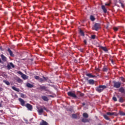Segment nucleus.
<instances>
[{"label": "nucleus", "mask_w": 125, "mask_h": 125, "mask_svg": "<svg viewBox=\"0 0 125 125\" xmlns=\"http://www.w3.org/2000/svg\"><path fill=\"white\" fill-rule=\"evenodd\" d=\"M105 88H107V86L105 85H100L96 87V91L99 92V93H101Z\"/></svg>", "instance_id": "f257e3e1"}, {"label": "nucleus", "mask_w": 125, "mask_h": 125, "mask_svg": "<svg viewBox=\"0 0 125 125\" xmlns=\"http://www.w3.org/2000/svg\"><path fill=\"white\" fill-rule=\"evenodd\" d=\"M113 87L114 88H120L121 87V86L122 85V83L120 82L119 81H113Z\"/></svg>", "instance_id": "f03ea898"}, {"label": "nucleus", "mask_w": 125, "mask_h": 125, "mask_svg": "<svg viewBox=\"0 0 125 125\" xmlns=\"http://www.w3.org/2000/svg\"><path fill=\"white\" fill-rule=\"evenodd\" d=\"M100 28H101V25L100 23H95L94 25V29L95 30V31H98L99 29H100Z\"/></svg>", "instance_id": "7ed1b4c3"}, {"label": "nucleus", "mask_w": 125, "mask_h": 125, "mask_svg": "<svg viewBox=\"0 0 125 125\" xmlns=\"http://www.w3.org/2000/svg\"><path fill=\"white\" fill-rule=\"evenodd\" d=\"M67 95L70 97H73V98H77V95L71 91L68 92Z\"/></svg>", "instance_id": "20e7f679"}, {"label": "nucleus", "mask_w": 125, "mask_h": 125, "mask_svg": "<svg viewBox=\"0 0 125 125\" xmlns=\"http://www.w3.org/2000/svg\"><path fill=\"white\" fill-rule=\"evenodd\" d=\"M25 107H26L29 111H32V110H33V105L30 104H27Z\"/></svg>", "instance_id": "39448f33"}, {"label": "nucleus", "mask_w": 125, "mask_h": 125, "mask_svg": "<svg viewBox=\"0 0 125 125\" xmlns=\"http://www.w3.org/2000/svg\"><path fill=\"white\" fill-rule=\"evenodd\" d=\"M40 88L39 89H42V90H45V91H48V89H47V87L45 86H42L41 85H40Z\"/></svg>", "instance_id": "423d86ee"}, {"label": "nucleus", "mask_w": 125, "mask_h": 125, "mask_svg": "<svg viewBox=\"0 0 125 125\" xmlns=\"http://www.w3.org/2000/svg\"><path fill=\"white\" fill-rule=\"evenodd\" d=\"M19 101H20L21 106H25V101H24V100H23L21 98H19Z\"/></svg>", "instance_id": "0eeeda50"}, {"label": "nucleus", "mask_w": 125, "mask_h": 125, "mask_svg": "<svg viewBox=\"0 0 125 125\" xmlns=\"http://www.w3.org/2000/svg\"><path fill=\"white\" fill-rule=\"evenodd\" d=\"M118 91H119V92H121V93H125V88H124L123 87H121L119 89Z\"/></svg>", "instance_id": "6e6552de"}, {"label": "nucleus", "mask_w": 125, "mask_h": 125, "mask_svg": "<svg viewBox=\"0 0 125 125\" xmlns=\"http://www.w3.org/2000/svg\"><path fill=\"white\" fill-rule=\"evenodd\" d=\"M86 76L87 77H88L89 78H96V76L92 75V74H91V73L86 74Z\"/></svg>", "instance_id": "1a4fd4ad"}, {"label": "nucleus", "mask_w": 125, "mask_h": 125, "mask_svg": "<svg viewBox=\"0 0 125 125\" xmlns=\"http://www.w3.org/2000/svg\"><path fill=\"white\" fill-rule=\"evenodd\" d=\"M8 51L10 56H12V57H14V54H13V52H12V51H11L10 48H8Z\"/></svg>", "instance_id": "9d476101"}, {"label": "nucleus", "mask_w": 125, "mask_h": 125, "mask_svg": "<svg viewBox=\"0 0 125 125\" xmlns=\"http://www.w3.org/2000/svg\"><path fill=\"white\" fill-rule=\"evenodd\" d=\"M88 83L89 84H94V83H95L94 80H92V79H90L88 81Z\"/></svg>", "instance_id": "9b49d317"}, {"label": "nucleus", "mask_w": 125, "mask_h": 125, "mask_svg": "<svg viewBox=\"0 0 125 125\" xmlns=\"http://www.w3.org/2000/svg\"><path fill=\"white\" fill-rule=\"evenodd\" d=\"M1 58L2 60V61H3L4 62H5L7 60V58H6L5 56H4V55H3V54L1 55Z\"/></svg>", "instance_id": "f8f14e48"}, {"label": "nucleus", "mask_w": 125, "mask_h": 125, "mask_svg": "<svg viewBox=\"0 0 125 125\" xmlns=\"http://www.w3.org/2000/svg\"><path fill=\"white\" fill-rule=\"evenodd\" d=\"M102 9H103L104 13H107V9L105 7V6L102 5Z\"/></svg>", "instance_id": "ddd939ff"}, {"label": "nucleus", "mask_w": 125, "mask_h": 125, "mask_svg": "<svg viewBox=\"0 0 125 125\" xmlns=\"http://www.w3.org/2000/svg\"><path fill=\"white\" fill-rule=\"evenodd\" d=\"M26 86H27V87H29V88H32L34 87V85H33L30 83H27Z\"/></svg>", "instance_id": "4468645a"}, {"label": "nucleus", "mask_w": 125, "mask_h": 125, "mask_svg": "<svg viewBox=\"0 0 125 125\" xmlns=\"http://www.w3.org/2000/svg\"><path fill=\"white\" fill-rule=\"evenodd\" d=\"M99 47L101 49H102L103 50H104V51H108V50L107 49V48H106V47L100 46Z\"/></svg>", "instance_id": "2eb2a0df"}, {"label": "nucleus", "mask_w": 125, "mask_h": 125, "mask_svg": "<svg viewBox=\"0 0 125 125\" xmlns=\"http://www.w3.org/2000/svg\"><path fill=\"white\" fill-rule=\"evenodd\" d=\"M12 89L13 90H15V91H17V92H19L20 91V90L18 88H16L15 86H12Z\"/></svg>", "instance_id": "dca6fc26"}, {"label": "nucleus", "mask_w": 125, "mask_h": 125, "mask_svg": "<svg viewBox=\"0 0 125 125\" xmlns=\"http://www.w3.org/2000/svg\"><path fill=\"white\" fill-rule=\"evenodd\" d=\"M42 98L44 101H48V98L45 96H42Z\"/></svg>", "instance_id": "f3484780"}, {"label": "nucleus", "mask_w": 125, "mask_h": 125, "mask_svg": "<svg viewBox=\"0 0 125 125\" xmlns=\"http://www.w3.org/2000/svg\"><path fill=\"white\" fill-rule=\"evenodd\" d=\"M40 125H48V123L44 120L42 121V122L40 123Z\"/></svg>", "instance_id": "a211bd4d"}, {"label": "nucleus", "mask_w": 125, "mask_h": 125, "mask_svg": "<svg viewBox=\"0 0 125 125\" xmlns=\"http://www.w3.org/2000/svg\"><path fill=\"white\" fill-rule=\"evenodd\" d=\"M82 122L83 123H89V120H88V119H86L85 118H83L82 120Z\"/></svg>", "instance_id": "6ab92c4d"}, {"label": "nucleus", "mask_w": 125, "mask_h": 125, "mask_svg": "<svg viewBox=\"0 0 125 125\" xmlns=\"http://www.w3.org/2000/svg\"><path fill=\"white\" fill-rule=\"evenodd\" d=\"M79 34H80L81 36L82 37H84V33L82 29L80 30Z\"/></svg>", "instance_id": "aec40b11"}, {"label": "nucleus", "mask_w": 125, "mask_h": 125, "mask_svg": "<svg viewBox=\"0 0 125 125\" xmlns=\"http://www.w3.org/2000/svg\"><path fill=\"white\" fill-rule=\"evenodd\" d=\"M21 78H22L23 80H27L28 77L27 76V75H26L25 74H23V75H22L21 76Z\"/></svg>", "instance_id": "412c9836"}, {"label": "nucleus", "mask_w": 125, "mask_h": 125, "mask_svg": "<svg viewBox=\"0 0 125 125\" xmlns=\"http://www.w3.org/2000/svg\"><path fill=\"white\" fill-rule=\"evenodd\" d=\"M83 118H85L86 119H87V118H88V114L86 113H84L83 114Z\"/></svg>", "instance_id": "4be33fe9"}, {"label": "nucleus", "mask_w": 125, "mask_h": 125, "mask_svg": "<svg viewBox=\"0 0 125 125\" xmlns=\"http://www.w3.org/2000/svg\"><path fill=\"white\" fill-rule=\"evenodd\" d=\"M104 117L107 121H110V118L109 117H108V116H107V115H106V114L104 115Z\"/></svg>", "instance_id": "5701e85b"}, {"label": "nucleus", "mask_w": 125, "mask_h": 125, "mask_svg": "<svg viewBox=\"0 0 125 125\" xmlns=\"http://www.w3.org/2000/svg\"><path fill=\"white\" fill-rule=\"evenodd\" d=\"M38 113L40 115H41V114H42V113H43V109L41 108L40 109H39L38 110Z\"/></svg>", "instance_id": "b1692460"}, {"label": "nucleus", "mask_w": 125, "mask_h": 125, "mask_svg": "<svg viewBox=\"0 0 125 125\" xmlns=\"http://www.w3.org/2000/svg\"><path fill=\"white\" fill-rule=\"evenodd\" d=\"M108 71V68L106 67V66H104L103 68V72H107Z\"/></svg>", "instance_id": "393cba45"}, {"label": "nucleus", "mask_w": 125, "mask_h": 125, "mask_svg": "<svg viewBox=\"0 0 125 125\" xmlns=\"http://www.w3.org/2000/svg\"><path fill=\"white\" fill-rule=\"evenodd\" d=\"M38 81L39 83H44V80L42 79V78H40Z\"/></svg>", "instance_id": "a878e982"}, {"label": "nucleus", "mask_w": 125, "mask_h": 125, "mask_svg": "<svg viewBox=\"0 0 125 125\" xmlns=\"http://www.w3.org/2000/svg\"><path fill=\"white\" fill-rule=\"evenodd\" d=\"M90 19L91 21H94V20H95V18H94V16L91 15L90 17Z\"/></svg>", "instance_id": "bb28decb"}, {"label": "nucleus", "mask_w": 125, "mask_h": 125, "mask_svg": "<svg viewBox=\"0 0 125 125\" xmlns=\"http://www.w3.org/2000/svg\"><path fill=\"white\" fill-rule=\"evenodd\" d=\"M3 83H4L6 84H7V85H10V83H9V82L7 81L6 80L3 81Z\"/></svg>", "instance_id": "cd10ccee"}, {"label": "nucleus", "mask_w": 125, "mask_h": 125, "mask_svg": "<svg viewBox=\"0 0 125 125\" xmlns=\"http://www.w3.org/2000/svg\"><path fill=\"white\" fill-rule=\"evenodd\" d=\"M106 115H108V116H113L114 115V113L113 112H107Z\"/></svg>", "instance_id": "c85d7f7f"}, {"label": "nucleus", "mask_w": 125, "mask_h": 125, "mask_svg": "<svg viewBox=\"0 0 125 125\" xmlns=\"http://www.w3.org/2000/svg\"><path fill=\"white\" fill-rule=\"evenodd\" d=\"M72 117L73 119H77V118H78V116H77L75 114H72Z\"/></svg>", "instance_id": "c756f323"}, {"label": "nucleus", "mask_w": 125, "mask_h": 125, "mask_svg": "<svg viewBox=\"0 0 125 125\" xmlns=\"http://www.w3.org/2000/svg\"><path fill=\"white\" fill-rule=\"evenodd\" d=\"M119 102H120L121 103H123L124 102V98H123V97H120L119 99Z\"/></svg>", "instance_id": "7c9ffc66"}, {"label": "nucleus", "mask_w": 125, "mask_h": 125, "mask_svg": "<svg viewBox=\"0 0 125 125\" xmlns=\"http://www.w3.org/2000/svg\"><path fill=\"white\" fill-rule=\"evenodd\" d=\"M119 114L120 116H125V113L123 111H120Z\"/></svg>", "instance_id": "2f4dec72"}, {"label": "nucleus", "mask_w": 125, "mask_h": 125, "mask_svg": "<svg viewBox=\"0 0 125 125\" xmlns=\"http://www.w3.org/2000/svg\"><path fill=\"white\" fill-rule=\"evenodd\" d=\"M120 79H121L122 82H123V83H125V79L124 77H120Z\"/></svg>", "instance_id": "473e14b6"}, {"label": "nucleus", "mask_w": 125, "mask_h": 125, "mask_svg": "<svg viewBox=\"0 0 125 125\" xmlns=\"http://www.w3.org/2000/svg\"><path fill=\"white\" fill-rule=\"evenodd\" d=\"M21 97H22V98H25L26 97V96L23 93L21 94Z\"/></svg>", "instance_id": "72a5a7b5"}, {"label": "nucleus", "mask_w": 125, "mask_h": 125, "mask_svg": "<svg viewBox=\"0 0 125 125\" xmlns=\"http://www.w3.org/2000/svg\"><path fill=\"white\" fill-rule=\"evenodd\" d=\"M42 78H43V80L44 81V82L45 81H47V80H48V78H47V77H44L43 76H42Z\"/></svg>", "instance_id": "f704fd0d"}, {"label": "nucleus", "mask_w": 125, "mask_h": 125, "mask_svg": "<svg viewBox=\"0 0 125 125\" xmlns=\"http://www.w3.org/2000/svg\"><path fill=\"white\" fill-rule=\"evenodd\" d=\"M10 66H11V67H12V68H14V64H13V63L12 62H10Z\"/></svg>", "instance_id": "c9c22d12"}, {"label": "nucleus", "mask_w": 125, "mask_h": 125, "mask_svg": "<svg viewBox=\"0 0 125 125\" xmlns=\"http://www.w3.org/2000/svg\"><path fill=\"white\" fill-rule=\"evenodd\" d=\"M7 68L8 69V70H10V69H11V66L10 63L7 65Z\"/></svg>", "instance_id": "e433bc0d"}, {"label": "nucleus", "mask_w": 125, "mask_h": 125, "mask_svg": "<svg viewBox=\"0 0 125 125\" xmlns=\"http://www.w3.org/2000/svg\"><path fill=\"white\" fill-rule=\"evenodd\" d=\"M95 71H96V72H100V69L96 67H95Z\"/></svg>", "instance_id": "4c0bfd02"}, {"label": "nucleus", "mask_w": 125, "mask_h": 125, "mask_svg": "<svg viewBox=\"0 0 125 125\" xmlns=\"http://www.w3.org/2000/svg\"><path fill=\"white\" fill-rule=\"evenodd\" d=\"M34 79H35V80H39L40 79V77L39 76H34Z\"/></svg>", "instance_id": "58836bf2"}, {"label": "nucleus", "mask_w": 125, "mask_h": 125, "mask_svg": "<svg viewBox=\"0 0 125 125\" xmlns=\"http://www.w3.org/2000/svg\"><path fill=\"white\" fill-rule=\"evenodd\" d=\"M112 99H113V100H114V101H115V102L118 101V100L117 99V98L116 97H113L112 98Z\"/></svg>", "instance_id": "ea45409f"}, {"label": "nucleus", "mask_w": 125, "mask_h": 125, "mask_svg": "<svg viewBox=\"0 0 125 125\" xmlns=\"http://www.w3.org/2000/svg\"><path fill=\"white\" fill-rule=\"evenodd\" d=\"M17 82H18V83H21L22 82V80H21V79H18L17 80Z\"/></svg>", "instance_id": "a19ab883"}, {"label": "nucleus", "mask_w": 125, "mask_h": 125, "mask_svg": "<svg viewBox=\"0 0 125 125\" xmlns=\"http://www.w3.org/2000/svg\"><path fill=\"white\" fill-rule=\"evenodd\" d=\"M43 110H44L45 111H46V112H48V110H47V109H46V108L45 107V106H43Z\"/></svg>", "instance_id": "79ce46f5"}, {"label": "nucleus", "mask_w": 125, "mask_h": 125, "mask_svg": "<svg viewBox=\"0 0 125 125\" xmlns=\"http://www.w3.org/2000/svg\"><path fill=\"white\" fill-rule=\"evenodd\" d=\"M113 29L115 32H117V31L118 30V27H114Z\"/></svg>", "instance_id": "37998d69"}, {"label": "nucleus", "mask_w": 125, "mask_h": 125, "mask_svg": "<svg viewBox=\"0 0 125 125\" xmlns=\"http://www.w3.org/2000/svg\"><path fill=\"white\" fill-rule=\"evenodd\" d=\"M95 35H93L91 36V39H93V40H94V39H95Z\"/></svg>", "instance_id": "c03bdc74"}, {"label": "nucleus", "mask_w": 125, "mask_h": 125, "mask_svg": "<svg viewBox=\"0 0 125 125\" xmlns=\"http://www.w3.org/2000/svg\"><path fill=\"white\" fill-rule=\"evenodd\" d=\"M18 73H19V75H21V76H22V75H23V73H22V72H21V71H18Z\"/></svg>", "instance_id": "a18cd8bd"}, {"label": "nucleus", "mask_w": 125, "mask_h": 125, "mask_svg": "<svg viewBox=\"0 0 125 125\" xmlns=\"http://www.w3.org/2000/svg\"><path fill=\"white\" fill-rule=\"evenodd\" d=\"M110 4H111V3H105V5H106L107 6H110Z\"/></svg>", "instance_id": "49530a36"}, {"label": "nucleus", "mask_w": 125, "mask_h": 125, "mask_svg": "<svg viewBox=\"0 0 125 125\" xmlns=\"http://www.w3.org/2000/svg\"><path fill=\"white\" fill-rule=\"evenodd\" d=\"M83 42H84V44H86V43H87L86 40H84Z\"/></svg>", "instance_id": "de8ad7c7"}, {"label": "nucleus", "mask_w": 125, "mask_h": 125, "mask_svg": "<svg viewBox=\"0 0 125 125\" xmlns=\"http://www.w3.org/2000/svg\"><path fill=\"white\" fill-rule=\"evenodd\" d=\"M83 95H84V94H83V93H81V94H80V96L83 97Z\"/></svg>", "instance_id": "09e8293b"}, {"label": "nucleus", "mask_w": 125, "mask_h": 125, "mask_svg": "<svg viewBox=\"0 0 125 125\" xmlns=\"http://www.w3.org/2000/svg\"><path fill=\"white\" fill-rule=\"evenodd\" d=\"M82 105H83V106H85V103H83L82 104Z\"/></svg>", "instance_id": "8fccbe9b"}, {"label": "nucleus", "mask_w": 125, "mask_h": 125, "mask_svg": "<svg viewBox=\"0 0 125 125\" xmlns=\"http://www.w3.org/2000/svg\"><path fill=\"white\" fill-rule=\"evenodd\" d=\"M121 4L122 7H124V4H123V3H121Z\"/></svg>", "instance_id": "3c124183"}, {"label": "nucleus", "mask_w": 125, "mask_h": 125, "mask_svg": "<svg viewBox=\"0 0 125 125\" xmlns=\"http://www.w3.org/2000/svg\"><path fill=\"white\" fill-rule=\"evenodd\" d=\"M111 61L112 63H114V61H113V60H112Z\"/></svg>", "instance_id": "603ef678"}, {"label": "nucleus", "mask_w": 125, "mask_h": 125, "mask_svg": "<svg viewBox=\"0 0 125 125\" xmlns=\"http://www.w3.org/2000/svg\"><path fill=\"white\" fill-rule=\"evenodd\" d=\"M0 63H1V59H0Z\"/></svg>", "instance_id": "864d4df0"}, {"label": "nucleus", "mask_w": 125, "mask_h": 125, "mask_svg": "<svg viewBox=\"0 0 125 125\" xmlns=\"http://www.w3.org/2000/svg\"><path fill=\"white\" fill-rule=\"evenodd\" d=\"M106 29H108V26L106 27Z\"/></svg>", "instance_id": "5fc2aeb1"}, {"label": "nucleus", "mask_w": 125, "mask_h": 125, "mask_svg": "<svg viewBox=\"0 0 125 125\" xmlns=\"http://www.w3.org/2000/svg\"><path fill=\"white\" fill-rule=\"evenodd\" d=\"M124 116H125V115Z\"/></svg>", "instance_id": "6e6d98bb"}]
</instances>
